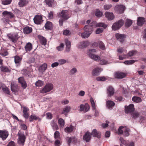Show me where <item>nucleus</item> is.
Instances as JSON below:
<instances>
[{"label": "nucleus", "instance_id": "1a4fd4ad", "mask_svg": "<svg viewBox=\"0 0 146 146\" xmlns=\"http://www.w3.org/2000/svg\"><path fill=\"white\" fill-rule=\"evenodd\" d=\"M66 140L69 145H70L71 143H76L78 142L77 139L73 137H67L66 138Z\"/></svg>", "mask_w": 146, "mask_h": 146}, {"label": "nucleus", "instance_id": "2eb2a0df", "mask_svg": "<svg viewBox=\"0 0 146 146\" xmlns=\"http://www.w3.org/2000/svg\"><path fill=\"white\" fill-rule=\"evenodd\" d=\"M2 14L4 17L8 19L12 18H13L14 16V15L12 13L6 11H3L2 13Z\"/></svg>", "mask_w": 146, "mask_h": 146}, {"label": "nucleus", "instance_id": "473e14b6", "mask_svg": "<svg viewBox=\"0 0 146 146\" xmlns=\"http://www.w3.org/2000/svg\"><path fill=\"white\" fill-rule=\"evenodd\" d=\"M45 27L47 30L51 29L52 27V23L50 22H47L45 24Z\"/></svg>", "mask_w": 146, "mask_h": 146}, {"label": "nucleus", "instance_id": "864d4df0", "mask_svg": "<svg viewBox=\"0 0 146 146\" xmlns=\"http://www.w3.org/2000/svg\"><path fill=\"white\" fill-rule=\"evenodd\" d=\"M132 24V21L131 20L129 19H127L125 22V25L126 27H130Z\"/></svg>", "mask_w": 146, "mask_h": 146}, {"label": "nucleus", "instance_id": "a878e982", "mask_svg": "<svg viewBox=\"0 0 146 146\" xmlns=\"http://www.w3.org/2000/svg\"><path fill=\"white\" fill-rule=\"evenodd\" d=\"M28 3L27 0H19L18 5L20 7H23L25 6Z\"/></svg>", "mask_w": 146, "mask_h": 146}, {"label": "nucleus", "instance_id": "603ef678", "mask_svg": "<svg viewBox=\"0 0 146 146\" xmlns=\"http://www.w3.org/2000/svg\"><path fill=\"white\" fill-rule=\"evenodd\" d=\"M129 128L125 127V129L124 131V135L125 136H128L129 135Z\"/></svg>", "mask_w": 146, "mask_h": 146}, {"label": "nucleus", "instance_id": "423d86ee", "mask_svg": "<svg viewBox=\"0 0 146 146\" xmlns=\"http://www.w3.org/2000/svg\"><path fill=\"white\" fill-rule=\"evenodd\" d=\"M18 135L19 136L18 143L19 144L23 145L25 141L26 137L23 133L19 131Z\"/></svg>", "mask_w": 146, "mask_h": 146}, {"label": "nucleus", "instance_id": "f03ea898", "mask_svg": "<svg viewBox=\"0 0 146 146\" xmlns=\"http://www.w3.org/2000/svg\"><path fill=\"white\" fill-rule=\"evenodd\" d=\"M58 17L61 18L59 19V23L60 26L63 25V22L65 20L68 19L70 17L69 12L67 10H63L58 13Z\"/></svg>", "mask_w": 146, "mask_h": 146}, {"label": "nucleus", "instance_id": "3c124183", "mask_svg": "<svg viewBox=\"0 0 146 146\" xmlns=\"http://www.w3.org/2000/svg\"><path fill=\"white\" fill-rule=\"evenodd\" d=\"M137 61V60H126L124 62V63L126 64H133L135 62Z\"/></svg>", "mask_w": 146, "mask_h": 146}, {"label": "nucleus", "instance_id": "c85d7f7f", "mask_svg": "<svg viewBox=\"0 0 146 146\" xmlns=\"http://www.w3.org/2000/svg\"><path fill=\"white\" fill-rule=\"evenodd\" d=\"M74 128V127L73 126L70 125L69 127H66L64 129V131L66 133H70L73 131Z\"/></svg>", "mask_w": 146, "mask_h": 146}, {"label": "nucleus", "instance_id": "a19ab883", "mask_svg": "<svg viewBox=\"0 0 146 146\" xmlns=\"http://www.w3.org/2000/svg\"><path fill=\"white\" fill-rule=\"evenodd\" d=\"M58 121L59 124L60 125L61 127L63 128L65 124L63 119L62 118H60L58 119Z\"/></svg>", "mask_w": 146, "mask_h": 146}, {"label": "nucleus", "instance_id": "72a5a7b5", "mask_svg": "<svg viewBox=\"0 0 146 146\" xmlns=\"http://www.w3.org/2000/svg\"><path fill=\"white\" fill-rule=\"evenodd\" d=\"M145 21V20L143 18L139 17L138 18L137 22V24L139 26H141Z\"/></svg>", "mask_w": 146, "mask_h": 146}, {"label": "nucleus", "instance_id": "39448f33", "mask_svg": "<svg viewBox=\"0 0 146 146\" xmlns=\"http://www.w3.org/2000/svg\"><path fill=\"white\" fill-rule=\"evenodd\" d=\"M7 36L13 42H16L19 38V36L17 32L8 34Z\"/></svg>", "mask_w": 146, "mask_h": 146}, {"label": "nucleus", "instance_id": "9d476101", "mask_svg": "<svg viewBox=\"0 0 146 146\" xmlns=\"http://www.w3.org/2000/svg\"><path fill=\"white\" fill-rule=\"evenodd\" d=\"M80 111L84 112L88 111L90 109V107L88 103H86L85 105L81 104L80 106Z\"/></svg>", "mask_w": 146, "mask_h": 146}, {"label": "nucleus", "instance_id": "6e6552de", "mask_svg": "<svg viewBox=\"0 0 146 146\" xmlns=\"http://www.w3.org/2000/svg\"><path fill=\"white\" fill-rule=\"evenodd\" d=\"M11 90L13 92L16 93L19 90V88L16 82L12 81L11 84Z\"/></svg>", "mask_w": 146, "mask_h": 146}, {"label": "nucleus", "instance_id": "b1692460", "mask_svg": "<svg viewBox=\"0 0 146 146\" xmlns=\"http://www.w3.org/2000/svg\"><path fill=\"white\" fill-rule=\"evenodd\" d=\"M91 135H92L94 137H97L99 138L100 137L101 135V133L99 132H98L96 129H93Z\"/></svg>", "mask_w": 146, "mask_h": 146}, {"label": "nucleus", "instance_id": "37998d69", "mask_svg": "<svg viewBox=\"0 0 146 146\" xmlns=\"http://www.w3.org/2000/svg\"><path fill=\"white\" fill-rule=\"evenodd\" d=\"M70 110V107L69 106H67L63 109L62 113H66L69 112Z\"/></svg>", "mask_w": 146, "mask_h": 146}, {"label": "nucleus", "instance_id": "f704fd0d", "mask_svg": "<svg viewBox=\"0 0 146 146\" xmlns=\"http://www.w3.org/2000/svg\"><path fill=\"white\" fill-rule=\"evenodd\" d=\"M21 58L16 56L15 57L14 61L15 63L18 66L19 65L21 60Z\"/></svg>", "mask_w": 146, "mask_h": 146}, {"label": "nucleus", "instance_id": "2f4dec72", "mask_svg": "<svg viewBox=\"0 0 146 146\" xmlns=\"http://www.w3.org/2000/svg\"><path fill=\"white\" fill-rule=\"evenodd\" d=\"M38 119L39 121L41 120L40 118L35 115H32L29 117V121L30 122H32L33 120Z\"/></svg>", "mask_w": 146, "mask_h": 146}, {"label": "nucleus", "instance_id": "0e129e2a", "mask_svg": "<svg viewBox=\"0 0 146 146\" xmlns=\"http://www.w3.org/2000/svg\"><path fill=\"white\" fill-rule=\"evenodd\" d=\"M136 52L135 51L133 50L130 51L128 53V55L129 56H132L136 54Z\"/></svg>", "mask_w": 146, "mask_h": 146}, {"label": "nucleus", "instance_id": "4d7b16f0", "mask_svg": "<svg viewBox=\"0 0 146 146\" xmlns=\"http://www.w3.org/2000/svg\"><path fill=\"white\" fill-rule=\"evenodd\" d=\"M102 15V13L99 10H97L96 13V15L98 17H101Z\"/></svg>", "mask_w": 146, "mask_h": 146}, {"label": "nucleus", "instance_id": "79ce46f5", "mask_svg": "<svg viewBox=\"0 0 146 146\" xmlns=\"http://www.w3.org/2000/svg\"><path fill=\"white\" fill-rule=\"evenodd\" d=\"M98 45L100 48L102 50L105 49V46L104 43L101 41L98 42Z\"/></svg>", "mask_w": 146, "mask_h": 146}, {"label": "nucleus", "instance_id": "393cba45", "mask_svg": "<svg viewBox=\"0 0 146 146\" xmlns=\"http://www.w3.org/2000/svg\"><path fill=\"white\" fill-rule=\"evenodd\" d=\"M29 111V108L27 107H24L23 111V116L26 119H27L29 116V114L27 112Z\"/></svg>", "mask_w": 146, "mask_h": 146}, {"label": "nucleus", "instance_id": "69168bd1", "mask_svg": "<svg viewBox=\"0 0 146 146\" xmlns=\"http://www.w3.org/2000/svg\"><path fill=\"white\" fill-rule=\"evenodd\" d=\"M97 81H104L106 80V79L104 77H98L96 78Z\"/></svg>", "mask_w": 146, "mask_h": 146}, {"label": "nucleus", "instance_id": "c9c22d12", "mask_svg": "<svg viewBox=\"0 0 146 146\" xmlns=\"http://www.w3.org/2000/svg\"><path fill=\"white\" fill-rule=\"evenodd\" d=\"M21 73L25 77H29L30 76L29 71L25 69L22 70L21 71Z\"/></svg>", "mask_w": 146, "mask_h": 146}, {"label": "nucleus", "instance_id": "338daca9", "mask_svg": "<svg viewBox=\"0 0 146 146\" xmlns=\"http://www.w3.org/2000/svg\"><path fill=\"white\" fill-rule=\"evenodd\" d=\"M60 65L63 64L66 62V60L64 59L59 60L58 61Z\"/></svg>", "mask_w": 146, "mask_h": 146}, {"label": "nucleus", "instance_id": "c03bdc74", "mask_svg": "<svg viewBox=\"0 0 146 146\" xmlns=\"http://www.w3.org/2000/svg\"><path fill=\"white\" fill-rule=\"evenodd\" d=\"M90 101L92 108V110H94L96 109V105L93 99L92 98H91Z\"/></svg>", "mask_w": 146, "mask_h": 146}, {"label": "nucleus", "instance_id": "5701e85b", "mask_svg": "<svg viewBox=\"0 0 146 146\" xmlns=\"http://www.w3.org/2000/svg\"><path fill=\"white\" fill-rule=\"evenodd\" d=\"M89 45V42L87 41H83L80 42L78 45L79 48H84L86 47Z\"/></svg>", "mask_w": 146, "mask_h": 146}, {"label": "nucleus", "instance_id": "680f3d73", "mask_svg": "<svg viewBox=\"0 0 146 146\" xmlns=\"http://www.w3.org/2000/svg\"><path fill=\"white\" fill-rule=\"evenodd\" d=\"M60 137L59 132L57 131H56L54 134V137L55 139L58 138Z\"/></svg>", "mask_w": 146, "mask_h": 146}, {"label": "nucleus", "instance_id": "8fccbe9b", "mask_svg": "<svg viewBox=\"0 0 146 146\" xmlns=\"http://www.w3.org/2000/svg\"><path fill=\"white\" fill-rule=\"evenodd\" d=\"M119 140H120L121 143L124 145H125L126 146H127L129 141H125L122 137H121L120 138Z\"/></svg>", "mask_w": 146, "mask_h": 146}, {"label": "nucleus", "instance_id": "aec40b11", "mask_svg": "<svg viewBox=\"0 0 146 146\" xmlns=\"http://www.w3.org/2000/svg\"><path fill=\"white\" fill-rule=\"evenodd\" d=\"M114 93V90L111 86H109L107 88V94L108 96H113Z\"/></svg>", "mask_w": 146, "mask_h": 146}, {"label": "nucleus", "instance_id": "4c0bfd02", "mask_svg": "<svg viewBox=\"0 0 146 146\" xmlns=\"http://www.w3.org/2000/svg\"><path fill=\"white\" fill-rule=\"evenodd\" d=\"M133 101L137 103H139L142 101L141 98L137 96H134L132 98Z\"/></svg>", "mask_w": 146, "mask_h": 146}, {"label": "nucleus", "instance_id": "e433bc0d", "mask_svg": "<svg viewBox=\"0 0 146 146\" xmlns=\"http://www.w3.org/2000/svg\"><path fill=\"white\" fill-rule=\"evenodd\" d=\"M106 104L108 108H110L113 107L115 105V104L112 101L108 100L107 101Z\"/></svg>", "mask_w": 146, "mask_h": 146}, {"label": "nucleus", "instance_id": "dca6fc26", "mask_svg": "<svg viewBox=\"0 0 146 146\" xmlns=\"http://www.w3.org/2000/svg\"><path fill=\"white\" fill-rule=\"evenodd\" d=\"M18 82L20 83L21 86L23 89H25L27 87V84L26 82L25 81L23 77H20L18 78Z\"/></svg>", "mask_w": 146, "mask_h": 146}, {"label": "nucleus", "instance_id": "de8ad7c7", "mask_svg": "<svg viewBox=\"0 0 146 146\" xmlns=\"http://www.w3.org/2000/svg\"><path fill=\"white\" fill-rule=\"evenodd\" d=\"M51 125L53 127V128L54 130H56L58 129V125L57 124L53 121H52L51 122Z\"/></svg>", "mask_w": 146, "mask_h": 146}, {"label": "nucleus", "instance_id": "bb28decb", "mask_svg": "<svg viewBox=\"0 0 146 146\" xmlns=\"http://www.w3.org/2000/svg\"><path fill=\"white\" fill-rule=\"evenodd\" d=\"M47 67V64L44 63L41 65L39 68V71L41 72H43L46 70Z\"/></svg>", "mask_w": 146, "mask_h": 146}, {"label": "nucleus", "instance_id": "f257e3e1", "mask_svg": "<svg viewBox=\"0 0 146 146\" xmlns=\"http://www.w3.org/2000/svg\"><path fill=\"white\" fill-rule=\"evenodd\" d=\"M98 27H101L104 28L107 27V25L104 23H100L97 24L96 21H93L90 24L85 25L83 28L84 32L82 33H79V35H81L82 38H88L92 33L93 28Z\"/></svg>", "mask_w": 146, "mask_h": 146}, {"label": "nucleus", "instance_id": "f3484780", "mask_svg": "<svg viewBox=\"0 0 146 146\" xmlns=\"http://www.w3.org/2000/svg\"><path fill=\"white\" fill-rule=\"evenodd\" d=\"M102 70V69L101 68H95L92 70V74L93 76H98Z\"/></svg>", "mask_w": 146, "mask_h": 146}, {"label": "nucleus", "instance_id": "0eeeda50", "mask_svg": "<svg viewBox=\"0 0 146 146\" xmlns=\"http://www.w3.org/2000/svg\"><path fill=\"white\" fill-rule=\"evenodd\" d=\"M125 9V6L121 5H117L114 8V10L120 14L123 13Z\"/></svg>", "mask_w": 146, "mask_h": 146}, {"label": "nucleus", "instance_id": "a211bd4d", "mask_svg": "<svg viewBox=\"0 0 146 146\" xmlns=\"http://www.w3.org/2000/svg\"><path fill=\"white\" fill-rule=\"evenodd\" d=\"M91 137V134L88 132H87L83 137V139L86 142L90 141Z\"/></svg>", "mask_w": 146, "mask_h": 146}, {"label": "nucleus", "instance_id": "052dcab7", "mask_svg": "<svg viewBox=\"0 0 146 146\" xmlns=\"http://www.w3.org/2000/svg\"><path fill=\"white\" fill-rule=\"evenodd\" d=\"M112 6L111 4H106L104 5V8L105 10H108L110 9Z\"/></svg>", "mask_w": 146, "mask_h": 146}, {"label": "nucleus", "instance_id": "9b49d317", "mask_svg": "<svg viewBox=\"0 0 146 146\" xmlns=\"http://www.w3.org/2000/svg\"><path fill=\"white\" fill-rule=\"evenodd\" d=\"M134 110V105L133 104H130L127 106H125V112L127 113L133 112Z\"/></svg>", "mask_w": 146, "mask_h": 146}, {"label": "nucleus", "instance_id": "4468645a", "mask_svg": "<svg viewBox=\"0 0 146 146\" xmlns=\"http://www.w3.org/2000/svg\"><path fill=\"white\" fill-rule=\"evenodd\" d=\"M42 17L39 15H36L34 18V21L36 24H40L42 22Z\"/></svg>", "mask_w": 146, "mask_h": 146}, {"label": "nucleus", "instance_id": "a18cd8bd", "mask_svg": "<svg viewBox=\"0 0 146 146\" xmlns=\"http://www.w3.org/2000/svg\"><path fill=\"white\" fill-rule=\"evenodd\" d=\"M44 84V82L40 80H38L35 83L36 86L37 87H40L42 86Z\"/></svg>", "mask_w": 146, "mask_h": 146}, {"label": "nucleus", "instance_id": "7c9ffc66", "mask_svg": "<svg viewBox=\"0 0 146 146\" xmlns=\"http://www.w3.org/2000/svg\"><path fill=\"white\" fill-rule=\"evenodd\" d=\"M23 30L25 34H27L31 32L32 29L31 27H27L24 28Z\"/></svg>", "mask_w": 146, "mask_h": 146}, {"label": "nucleus", "instance_id": "ea45409f", "mask_svg": "<svg viewBox=\"0 0 146 146\" xmlns=\"http://www.w3.org/2000/svg\"><path fill=\"white\" fill-rule=\"evenodd\" d=\"M125 127L123 126H121L119 127L118 129V134L119 135L122 134L125 130Z\"/></svg>", "mask_w": 146, "mask_h": 146}, {"label": "nucleus", "instance_id": "cd10ccee", "mask_svg": "<svg viewBox=\"0 0 146 146\" xmlns=\"http://www.w3.org/2000/svg\"><path fill=\"white\" fill-rule=\"evenodd\" d=\"M25 48L26 52L30 51L32 48V44L29 42H28L26 44Z\"/></svg>", "mask_w": 146, "mask_h": 146}, {"label": "nucleus", "instance_id": "6e6d98bb", "mask_svg": "<svg viewBox=\"0 0 146 146\" xmlns=\"http://www.w3.org/2000/svg\"><path fill=\"white\" fill-rule=\"evenodd\" d=\"M64 45L63 43H61L60 45L56 47L58 51H62L64 48Z\"/></svg>", "mask_w": 146, "mask_h": 146}, {"label": "nucleus", "instance_id": "e2e57ef3", "mask_svg": "<svg viewBox=\"0 0 146 146\" xmlns=\"http://www.w3.org/2000/svg\"><path fill=\"white\" fill-rule=\"evenodd\" d=\"M2 90L5 93L7 94H9V90L8 88L7 87H5L4 88H2Z\"/></svg>", "mask_w": 146, "mask_h": 146}, {"label": "nucleus", "instance_id": "774afa93", "mask_svg": "<svg viewBox=\"0 0 146 146\" xmlns=\"http://www.w3.org/2000/svg\"><path fill=\"white\" fill-rule=\"evenodd\" d=\"M46 118L48 119H51L52 118V115L50 113H46Z\"/></svg>", "mask_w": 146, "mask_h": 146}, {"label": "nucleus", "instance_id": "7ed1b4c3", "mask_svg": "<svg viewBox=\"0 0 146 146\" xmlns=\"http://www.w3.org/2000/svg\"><path fill=\"white\" fill-rule=\"evenodd\" d=\"M124 23V21L123 20H120L113 24L112 26V29L115 31L119 29L123 25Z\"/></svg>", "mask_w": 146, "mask_h": 146}, {"label": "nucleus", "instance_id": "4be33fe9", "mask_svg": "<svg viewBox=\"0 0 146 146\" xmlns=\"http://www.w3.org/2000/svg\"><path fill=\"white\" fill-rule=\"evenodd\" d=\"M105 15L106 17L109 20H111L113 19L115 17L113 13L111 12H106L105 13Z\"/></svg>", "mask_w": 146, "mask_h": 146}, {"label": "nucleus", "instance_id": "ddd939ff", "mask_svg": "<svg viewBox=\"0 0 146 146\" xmlns=\"http://www.w3.org/2000/svg\"><path fill=\"white\" fill-rule=\"evenodd\" d=\"M9 135L8 132L6 131L0 130V138L3 140H5Z\"/></svg>", "mask_w": 146, "mask_h": 146}, {"label": "nucleus", "instance_id": "c756f323", "mask_svg": "<svg viewBox=\"0 0 146 146\" xmlns=\"http://www.w3.org/2000/svg\"><path fill=\"white\" fill-rule=\"evenodd\" d=\"M45 1L46 4L49 7L54 6L55 4L54 0H45Z\"/></svg>", "mask_w": 146, "mask_h": 146}, {"label": "nucleus", "instance_id": "58836bf2", "mask_svg": "<svg viewBox=\"0 0 146 146\" xmlns=\"http://www.w3.org/2000/svg\"><path fill=\"white\" fill-rule=\"evenodd\" d=\"M139 113L135 111L131 114V117L134 119L137 118L139 116Z\"/></svg>", "mask_w": 146, "mask_h": 146}, {"label": "nucleus", "instance_id": "13d9d810", "mask_svg": "<svg viewBox=\"0 0 146 146\" xmlns=\"http://www.w3.org/2000/svg\"><path fill=\"white\" fill-rule=\"evenodd\" d=\"M100 64L102 65L108 64V61L106 60L103 59L100 60Z\"/></svg>", "mask_w": 146, "mask_h": 146}, {"label": "nucleus", "instance_id": "6ab92c4d", "mask_svg": "<svg viewBox=\"0 0 146 146\" xmlns=\"http://www.w3.org/2000/svg\"><path fill=\"white\" fill-rule=\"evenodd\" d=\"M88 56L90 58L97 62L99 61L101 59L100 57L99 56L92 53L88 54Z\"/></svg>", "mask_w": 146, "mask_h": 146}, {"label": "nucleus", "instance_id": "412c9836", "mask_svg": "<svg viewBox=\"0 0 146 146\" xmlns=\"http://www.w3.org/2000/svg\"><path fill=\"white\" fill-rule=\"evenodd\" d=\"M115 37L117 39L121 42H122L124 41L125 38L124 35L121 34L119 33L116 34Z\"/></svg>", "mask_w": 146, "mask_h": 146}, {"label": "nucleus", "instance_id": "20e7f679", "mask_svg": "<svg viewBox=\"0 0 146 146\" xmlns=\"http://www.w3.org/2000/svg\"><path fill=\"white\" fill-rule=\"evenodd\" d=\"M53 88V86L52 84L50 83L47 84L40 91V92L43 94L45 93L52 90Z\"/></svg>", "mask_w": 146, "mask_h": 146}, {"label": "nucleus", "instance_id": "f8f14e48", "mask_svg": "<svg viewBox=\"0 0 146 146\" xmlns=\"http://www.w3.org/2000/svg\"><path fill=\"white\" fill-rule=\"evenodd\" d=\"M114 76L115 78L121 79L125 78L126 74L124 73L117 72L114 73Z\"/></svg>", "mask_w": 146, "mask_h": 146}, {"label": "nucleus", "instance_id": "5fc2aeb1", "mask_svg": "<svg viewBox=\"0 0 146 146\" xmlns=\"http://www.w3.org/2000/svg\"><path fill=\"white\" fill-rule=\"evenodd\" d=\"M1 71L4 72H8L9 71V69L6 66H1L0 67Z\"/></svg>", "mask_w": 146, "mask_h": 146}, {"label": "nucleus", "instance_id": "49530a36", "mask_svg": "<svg viewBox=\"0 0 146 146\" xmlns=\"http://www.w3.org/2000/svg\"><path fill=\"white\" fill-rule=\"evenodd\" d=\"M40 42L41 44L43 45H45L46 44V40L45 38L42 36H41Z\"/></svg>", "mask_w": 146, "mask_h": 146}, {"label": "nucleus", "instance_id": "09e8293b", "mask_svg": "<svg viewBox=\"0 0 146 146\" xmlns=\"http://www.w3.org/2000/svg\"><path fill=\"white\" fill-rule=\"evenodd\" d=\"M77 70L76 68H73L70 71V74L71 75H74L77 72Z\"/></svg>", "mask_w": 146, "mask_h": 146}, {"label": "nucleus", "instance_id": "bf43d9fd", "mask_svg": "<svg viewBox=\"0 0 146 146\" xmlns=\"http://www.w3.org/2000/svg\"><path fill=\"white\" fill-rule=\"evenodd\" d=\"M12 0H5L2 1V3L4 5H7L10 4Z\"/></svg>", "mask_w": 146, "mask_h": 146}]
</instances>
